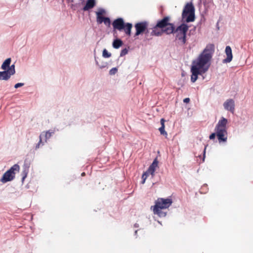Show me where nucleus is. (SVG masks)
Returning a JSON list of instances; mask_svg holds the SVG:
<instances>
[{
	"mask_svg": "<svg viewBox=\"0 0 253 253\" xmlns=\"http://www.w3.org/2000/svg\"><path fill=\"white\" fill-rule=\"evenodd\" d=\"M170 20L169 16H165L158 20L152 29L150 36L160 37L164 33L167 35L175 34V40L180 41L182 44H184L186 42V34L189 27L185 24H182L175 28L174 24L169 22Z\"/></svg>",
	"mask_w": 253,
	"mask_h": 253,
	"instance_id": "obj_1",
	"label": "nucleus"
},
{
	"mask_svg": "<svg viewBox=\"0 0 253 253\" xmlns=\"http://www.w3.org/2000/svg\"><path fill=\"white\" fill-rule=\"evenodd\" d=\"M214 51V45L213 44H208L197 59L193 61L191 69L192 73L191 81L192 83H195L199 75H202L208 70L210 65V61Z\"/></svg>",
	"mask_w": 253,
	"mask_h": 253,
	"instance_id": "obj_2",
	"label": "nucleus"
},
{
	"mask_svg": "<svg viewBox=\"0 0 253 253\" xmlns=\"http://www.w3.org/2000/svg\"><path fill=\"white\" fill-rule=\"evenodd\" d=\"M228 121L224 117H221V119L218 121L215 127V133H212L210 135V139H213L215 138L216 135L218 141L220 142H226L227 139V130L226 125Z\"/></svg>",
	"mask_w": 253,
	"mask_h": 253,
	"instance_id": "obj_3",
	"label": "nucleus"
},
{
	"mask_svg": "<svg viewBox=\"0 0 253 253\" xmlns=\"http://www.w3.org/2000/svg\"><path fill=\"white\" fill-rule=\"evenodd\" d=\"M172 204V201L170 199H158L153 208V212L155 214H157L159 216L165 217L166 215V212L163 210L168 208Z\"/></svg>",
	"mask_w": 253,
	"mask_h": 253,
	"instance_id": "obj_4",
	"label": "nucleus"
},
{
	"mask_svg": "<svg viewBox=\"0 0 253 253\" xmlns=\"http://www.w3.org/2000/svg\"><path fill=\"white\" fill-rule=\"evenodd\" d=\"M148 25V22L146 21H143L135 24L134 25V27L136 30L135 36H137L144 33L145 38L146 40H151L153 36H150V34L152 31L150 32L149 30L147 29Z\"/></svg>",
	"mask_w": 253,
	"mask_h": 253,
	"instance_id": "obj_5",
	"label": "nucleus"
},
{
	"mask_svg": "<svg viewBox=\"0 0 253 253\" xmlns=\"http://www.w3.org/2000/svg\"><path fill=\"white\" fill-rule=\"evenodd\" d=\"M195 9L192 3H188L185 6L182 13L183 19H185L187 22H193L195 20Z\"/></svg>",
	"mask_w": 253,
	"mask_h": 253,
	"instance_id": "obj_6",
	"label": "nucleus"
},
{
	"mask_svg": "<svg viewBox=\"0 0 253 253\" xmlns=\"http://www.w3.org/2000/svg\"><path fill=\"white\" fill-rule=\"evenodd\" d=\"M19 169L20 167L19 165L15 164L3 174L0 181L2 183H5L12 180L15 177L16 172H18Z\"/></svg>",
	"mask_w": 253,
	"mask_h": 253,
	"instance_id": "obj_7",
	"label": "nucleus"
},
{
	"mask_svg": "<svg viewBox=\"0 0 253 253\" xmlns=\"http://www.w3.org/2000/svg\"><path fill=\"white\" fill-rule=\"evenodd\" d=\"M105 13V10L102 8L99 9L98 11L96 12V22L100 24L103 22L105 25L109 26L111 23L110 19L108 17H103V15Z\"/></svg>",
	"mask_w": 253,
	"mask_h": 253,
	"instance_id": "obj_8",
	"label": "nucleus"
},
{
	"mask_svg": "<svg viewBox=\"0 0 253 253\" xmlns=\"http://www.w3.org/2000/svg\"><path fill=\"white\" fill-rule=\"evenodd\" d=\"M125 24L123 19L121 18L115 19L112 23L114 29L119 31H122L125 28Z\"/></svg>",
	"mask_w": 253,
	"mask_h": 253,
	"instance_id": "obj_9",
	"label": "nucleus"
},
{
	"mask_svg": "<svg viewBox=\"0 0 253 253\" xmlns=\"http://www.w3.org/2000/svg\"><path fill=\"white\" fill-rule=\"evenodd\" d=\"M224 108L225 110L230 111L234 113L235 110V102L233 99H227L223 104Z\"/></svg>",
	"mask_w": 253,
	"mask_h": 253,
	"instance_id": "obj_10",
	"label": "nucleus"
},
{
	"mask_svg": "<svg viewBox=\"0 0 253 253\" xmlns=\"http://www.w3.org/2000/svg\"><path fill=\"white\" fill-rule=\"evenodd\" d=\"M225 53L227 55V58L224 59L223 62L224 63L230 62L233 58L232 49L230 46H227L225 48Z\"/></svg>",
	"mask_w": 253,
	"mask_h": 253,
	"instance_id": "obj_11",
	"label": "nucleus"
},
{
	"mask_svg": "<svg viewBox=\"0 0 253 253\" xmlns=\"http://www.w3.org/2000/svg\"><path fill=\"white\" fill-rule=\"evenodd\" d=\"M158 166V162L155 159L152 163V164L150 166L148 170L146 171L150 174L152 175V177L154 175V172L156 170V168Z\"/></svg>",
	"mask_w": 253,
	"mask_h": 253,
	"instance_id": "obj_12",
	"label": "nucleus"
},
{
	"mask_svg": "<svg viewBox=\"0 0 253 253\" xmlns=\"http://www.w3.org/2000/svg\"><path fill=\"white\" fill-rule=\"evenodd\" d=\"M96 2L95 0H87L85 6L83 7V10L84 11L89 10L92 9L95 5Z\"/></svg>",
	"mask_w": 253,
	"mask_h": 253,
	"instance_id": "obj_13",
	"label": "nucleus"
},
{
	"mask_svg": "<svg viewBox=\"0 0 253 253\" xmlns=\"http://www.w3.org/2000/svg\"><path fill=\"white\" fill-rule=\"evenodd\" d=\"M11 75L7 70L0 72V80H8Z\"/></svg>",
	"mask_w": 253,
	"mask_h": 253,
	"instance_id": "obj_14",
	"label": "nucleus"
},
{
	"mask_svg": "<svg viewBox=\"0 0 253 253\" xmlns=\"http://www.w3.org/2000/svg\"><path fill=\"white\" fill-rule=\"evenodd\" d=\"M165 120L164 119L162 118L161 119L160 123L161 126L159 128V130L161 134L167 136V132L165 130Z\"/></svg>",
	"mask_w": 253,
	"mask_h": 253,
	"instance_id": "obj_15",
	"label": "nucleus"
},
{
	"mask_svg": "<svg viewBox=\"0 0 253 253\" xmlns=\"http://www.w3.org/2000/svg\"><path fill=\"white\" fill-rule=\"evenodd\" d=\"M132 27V25L131 23H127L125 24V28L123 29L125 31V33L128 36L131 35V30Z\"/></svg>",
	"mask_w": 253,
	"mask_h": 253,
	"instance_id": "obj_16",
	"label": "nucleus"
},
{
	"mask_svg": "<svg viewBox=\"0 0 253 253\" xmlns=\"http://www.w3.org/2000/svg\"><path fill=\"white\" fill-rule=\"evenodd\" d=\"M11 61V60L10 58L6 59L2 63L1 68L3 70H7L9 67Z\"/></svg>",
	"mask_w": 253,
	"mask_h": 253,
	"instance_id": "obj_17",
	"label": "nucleus"
},
{
	"mask_svg": "<svg viewBox=\"0 0 253 253\" xmlns=\"http://www.w3.org/2000/svg\"><path fill=\"white\" fill-rule=\"evenodd\" d=\"M123 44V42L120 39H116L113 42V46L114 48L118 49Z\"/></svg>",
	"mask_w": 253,
	"mask_h": 253,
	"instance_id": "obj_18",
	"label": "nucleus"
},
{
	"mask_svg": "<svg viewBox=\"0 0 253 253\" xmlns=\"http://www.w3.org/2000/svg\"><path fill=\"white\" fill-rule=\"evenodd\" d=\"M12 75H14L15 73V66L14 65H12L11 66H9L8 69L7 70Z\"/></svg>",
	"mask_w": 253,
	"mask_h": 253,
	"instance_id": "obj_19",
	"label": "nucleus"
},
{
	"mask_svg": "<svg viewBox=\"0 0 253 253\" xmlns=\"http://www.w3.org/2000/svg\"><path fill=\"white\" fill-rule=\"evenodd\" d=\"M150 174L147 171L144 172L142 175V183L144 184L145 182L146 179Z\"/></svg>",
	"mask_w": 253,
	"mask_h": 253,
	"instance_id": "obj_20",
	"label": "nucleus"
},
{
	"mask_svg": "<svg viewBox=\"0 0 253 253\" xmlns=\"http://www.w3.org/2000/svg\"><path fill=\"white\" fill-rule=\"evenodd\" d=\"M102 55L105 58H109L111 56V54L109 53L106 49H104L103 51Z\"/></svg>",
	"mask_w": 253,
	"mask_h": 253,
	"instance_id": "obj_21",
	"label": "nucleus"
},
{
	"mask_svg": "<svg viewBox=\"0 0 253 253\" xmlns=\"http://www.w3.org/2000/svg\"><path fill=\"white\" fill-rule=\"evenodd\" d=\"M54 133L53 130H48L45 132V137L46 139H49Z\"/></svg>",
	"mask_w": 253,
	"mask_h": 253,
	"instance_id": "obj_22",
	"label": "nucleus"
},
{
	"mask_svg": "<svg viewBox=\"0 0 253 253\" xmlns=\"http://www.w3.org/2000/svg\"><path fill=\"white\" fill-rule=\"evenodd\" d=\"M118 71V69L117 68H113L109 71V74L110 75H115Z\"/></svg>",
	"mask_w": 253,
	"mask_h": 253,
	"instance_id": "obj_23",
	"label": "nucleus"
},
{
	"mask_svg": "<svg viewBox=\"0 0 253 253\" xmlns=\"http://www.w3.org/2000/svg\"><path fill=\"white\" fill-rule=\"evenodd\" d=\"M128 53V50L126 48H124L122 50L121 53H120V56L122 57L125 55H126Z\"/></svg>",
	"mask_w": 253,
	"mask_h": 253,
	"instance_id": "obj_24",
	"label": "nucleus"
},
{
	"mask_svg": "<svg viewBox=\"0 0 253 253\" xmlns=\"http://www.w3.org/2000/svg\"><path fill=\"white\" fill-rule=\"evenodd\" d=\"M28 174V170L26 169H25L23 172H22V181H23L25 179V178L27 177Z\"/></svg>",
	"mask_w": 253,
	"mask_h": 253,
	"instance_id": "obj_25",
	"label": "nucleus"
},
{
	"mask_svg": "<svg viewBox=\"0 0 253 253\" xmlns=\"http://www.w3.org/2000/svg\"><path fill=\"white\" fill-rule=\"evenodd\" d=\"M24 83H17V84H15V85H14V87H15V88H18V87H21V86H23V85H24Z\"/></svg>",
	"mask_w": 253,
	"mask_h": 253,
	"instance_id": "obj_26",
	"label": "nucleus"
},
{
	"mask_svg": "<svg viewBox=\"0 0 253 253\" xmlns=\"http://www.w3.org/2000/svg\"><path fill=\"white\" fill-rule=\"evenodd\" d=\"M42 134L40 135V140H39V142H38V143L37 144L36 146V149H38L40 147V144L41 143H42Z\"/></svg>",
	"mask_w": 253,
	"mask_h": 253,
	"instance_id": "obj_27",
	"label": "nucleus"
},
{
	"mask_svg": "<svg viewBox=\"0 0 253 253\" xmlns=\"http://www.w3.org/2000/svg\"><path fill=\"white\" fill-rule=\"evenodd\" d=\"M183 102L185 103H188L190 102L189 98H186L184 99Z\"/></svg>",
	"mask_w": 253,
	"mask_h": 253,
	"instance_id": "obj_28",
	"label": "nucleus"
},
{
	"mask_svg": "<svg viewBox=\"0 0 253 253\" xmlns=\"http://www.w3.org/2000/svg\"><path fill=\"white\" fill-rule=\"evenodd\" d=\"M81 175H82V176L85 175V172H83Z\"/></svg>",
	"mask_w": 253,
	"mask_h": 253,
	"instance_id": "obj_29",
	"label": "nucleus"
},
{
	"mask_svg": "<svg viewBox=\"0 0 253 253\" xmlns=\"http://www.w3.org/2000/svg\"><path fill=\"white\" fill-rule=\"evenodd\" d=\"M206 147L205 148V149H204V154H205V151H206ZM204 156H205V154H204Z\"/></svg>",
	"mask_w": 253,
	"mask_h": 253,
	"instance_id": "obj_30",
	"label": "nucleus"
},
{
	"mask_svg": "<svg viewBox=\"0 0 253 253\" xmlns=\"http://www.w3.org/2000/svg\"><path fill=\"white\" fill-rule=\"evenodd\" d=\"M105 67V66H101V67H100V68H103V67Z\"/></svg>",
	"mask_w": 253,
	"mask_h": 253,
	"instance_id": "obj_31",
	"label": "nucleus"
}]
</instances>
